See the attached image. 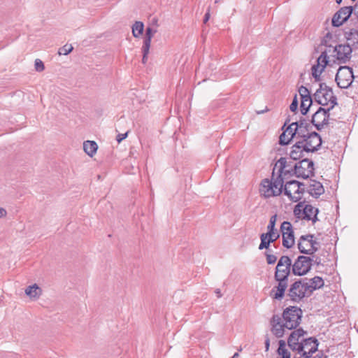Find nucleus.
Listing matches in <instances>:
<instances>
[{"label": "nucleus", "mask_w": 358, "mask_h": 358, "mask_svg": "<svg viewBox=\"0 0 358 358\" xmlns=\"http://www.w3.org/2000/svg\"><path fill=\"white\" fill-rule=\"evenodd\" d=\"M302 315L301 308L294 306L284 309L282 317L278 315H273L270 320L271 332L277 338L283 337L285 329L292 330L300 325Z\"/></svg>", "instance_id": "1"}, {"label": "nucleus", "mask_w": 358, "mask_h": 358, "mask_svg": "<svg viewBox=\"0 0 358 358\" xmlns=\"http://www.w3.org/2000/svg\"><path fill=\"white\" fill-rule=\"evenodd\" d=\"M275 279L278 282V286L272 289L271 296L277 300H281L288 285V277L291 270H275ZM310 270H292V273L296 275H304Z\"/></svg>", "instance_id": "2"}, {"label": "nucleus", "mask_w": 358, "mask_h": 358, "mask_svg": "<svg viewBox=\"0 0 358 358\" xmlns=\"http://www.w3.org/2000/svg\"><path fill=\"white\" fill-rule=\"evenodd\" d=\"M311 295V292H309L306 278L295 281L291 285L288 291L289 297L294 303H299L304 298L309 297Z\"/></svg>", "instance_id": "3"}, {"label": "nucleus", "mask_w": 358, "mask_h": 358, "mask_svg": "<svg viewBox=\"0 0 358 358\" xmlns=\"http://www.w3.org/2000/svg\"><path fill=\"white\" fill-rule=\"evenodd\" d=\"M314 99L321 106H327L329 103V110L337 105V98L334 95L331 88L325 83L320 84V88L314 94Z\"/></svg>", "instance_id": "4"}, {"label": "nucleus", "mask_w": 358, "mask_h": 358, "mask_svg": "<svg viewBox=\"0 0 358 358\" xmlns=\"http://www.w3.org/2000/svg\"><path fill=\"white\" fill-rule=\"evenodd\" d=\"M329 56L333 58L334 61H338V63H346L352 57V48L347 44L336 45L334 47L327 48Z\"/></svg>", "instance_id": "5"}, {"label": "nucleus", "mask_w": 358, "mask_h": 358, "mask_svg": "<svg viewBox=\"0 0 358 358\" xmlns=\"http://www.w3.org/2000/svg\"><path fill=\"white\" fill-rule=\"evenodd\" d=\"M355 78L352 69L349 66H340L336 75V82L340 88L347 89Z\"/></svg>", "instance_id": "6"}, {"label": "nucleus", "mask_w": 358, "mask_h": 358, "mask_svg": "<svg viewBox=\"0 0 358 358\" xmlns=\"http://www.w3.org/2000/svg\"><path fill=\"white\" fill-rule=\"evenodd\" d=\"M301 183L296 180H290L285 185L284 193L291 201L296 202L301 198L303 189H301Z\"/></svg>", "instance_id": "7"}, {"label": "nucleus", "mask_w": 358, "mask_h": 358, "mask_svg": "<svg viewBox=\"0 0 358 358\" xmlns=\"http://www.w3.org/2000/svg\"><path fill=\"white\" fill-rule=\"evenodd\" d=\"M314 164L308 159H303L294 165V174L298 178H307L313 176Z\"/></svg>", "instance_id": "8"}, {"label": "nucleus", "mask_w": 358, "mask_h": 358, "mask_svg": "<svg viewBox=\"0 0 358 358\" xmlns=\"http://www.w3.org/2000/svg\"><path fill=\"white\" fill-rule=\"evenodd\" d=\"M319 341L315 337H310L302 339V345L304 346L302 350H298L297 353H301L304 358H311L313 355L318 351Z\"/></svg>", "instance_id": "9"}, {"label": "nucleus", "mask_w": 358, "mask_h": 358, "mask_svg": "<svg viewBox=\"0 0 358 358\" xmlns=\"http://www.w3.org/2000/svg\"><path fill=\"white\" fill-rule=\"evenodd\" d=\"M329 57H331L329 56V52H327V48H326L317 58V64L312 66V75L316 81L320 80V75L329 63Z\"/></svg>", "instance_id": "10"}, {"label": "nucleus", "mask_w": 358, "mask_h": 358, "mask_svg": "<svg viewBox=\"0 0 358 358\" xmlns=\"http://www.w3.org/2000/svg\"><path fill=\"white\" fill-rule=\"evenodd\" d=\"M299 141L303 142L306 152H313L317 150L322 144V138L315 131H311L308 136Z\"/></svg>", "instance_id": "11"}, {"label": "nucleus", "mask_w": 358, "mask_h": 358, "mask_svg": "<svg viewBox=\"0 0 358 358\" xmlns=\"http://www.w3.org/2000/svg\"><path fill=\"white\" fill-rule=\"evenodd\" d=\"M329 111L330 110H329V108L325 109L322 107H320L313 115L311 123L317 130H321L324 126L328 124Z\"/></svg>", "instance_id": "12"}, {"label": "nucleus", "mask_w": 358, "mask_h": 358, "mask_svg": "<svg viewBox=\"0 0 358 358\" xmlns=\"http://www.w3.org/2000/svg\"><path fill=\"white\" fill-rule=\"evenodd\" d=\"M354 13L352 6L341 8L333 16L331 23L334 27H338L348 20L351 14Z\"/></svg>", "instance_id": "13"}, {"label": "nucleus", "mask_w": 358, "mask_h": 358, "mask_svg": "<svg viewBox=\"0 0 358 358\" xmlns=\"http://www.w3.org/2000/svg\"><path fill=\"white\" fill-rule=\"evenodd\" d=\"M318 259V257H315L299 256L292 268H311L312 266H318L320 264Z\"/></svg>", "instance_id": "14"}, {"label": "nucleus", "mask_w": 358, "mask_h": 358, "mask_svg": "<svg viewBox=\"0 0 358 358\" xmlns=\"http://www.w3.org/2000/svg\"><path fill=\"white\" fill-rule=\"evenodd\" d=\"M296 208L299 210H303V218L308 220H311L313 223H315L317 221V214L319 210L310 204H304V203L300 202L296 205Z\"/></svg>", "instance_id": "15"}, {"label": "nucleus", "mask_w": 358, "mask_h": 358, "mask_svg": "<svg viewBox=\"0 0 358 358\" xmlns=\"http://www.w3.org/2000/svg\"><path fill=\"white\" fill-rule=\"evenodd\" d=\"M297 122H292L280 136L279 142L280 145H287L295 136L296 138Z\"/></svg>", "instance_id": "16"}, {"label": "nucleus", "mask_w": 358, "mask_h": 358, "mask_svg": "<svg viewBox=\"0 0 358 358\" xmlns=\"http://www.w3.org/2000/svg\"><path fill=\"white\" fill-rule=\"evenodd\" d=\"M347 45L352 48V50H358V29H351L344 34Z\"/></svg>", "instance_id": "17"}, {"label": "nucleus", "mask_w": 358, "mask_h": 358, "mask_svg": "<svg viewBox=\"0 0 358 358\" xmlns=\"http://www.w3.org/2000/svg\"><path fill=\"white\" fill-rule=\"evenodd\" d=\"M305 148L303 147V142L299 140L296 141L295 144L292 147L289 156L294 160H298L304 156Z\"/></svg>", "instance_id": "18"}, {"label": "nucleus", "mask_w": 358, "mask_h": 358, "mask_svg": "<svg viewBox=\"0 0 358 358\" xmlns=\"http://www.w3.org/2000/svg\"><path fill=\"white\" fill-rule=\"evenodd\" d=\"M313 235L301 236L298 244L299 250L301 253L310 254V245H313Z\"/></svg>", "instance_id": "19"}, {"label": "nucleus", "mask_w": 358, "mask_h": 358, "mask_svg": "<svg viewBox=\"0 0 358 358\" xmlns=\"http://www.w3.org/2000/svg\"><path fill=\"white\" fill-rule=\"evenodd\" d=\"M308 192L313 197L318 198L324 192V189L321 182L312 180L308 187Z\"/></svg>", "instance_id": "20"}, {"label": "nucleus", "mask_w": 358, "mask_h": 358, "mask_svg": "<svg viewBox=\"0 0 358 358\" xmlns=\"http://www.w3.org/2000/svg\"><path fill=\"white\" fill-rule=\"evenodd\" d=\"M307 284L309 288V292L313 294L315 290L322 288L324 286V280L321 277L315 276L308 281L307 280Z\"/></svg>", "instance_id": "21"}, {"label": "nucleus", "mask_w": 358, "mask_h": 358, "mask_svg": "<svg viewBox=\"0 0 358 358\" xmlns=\"http://www.w3.org/2000/svg\"><path fill=\"white\" fill-rule=\"evenodd\" d=\"M271 181L268 179H264L261 183L260 192L264 197L273 196V189L271 186Z\"/></svg>", "instance_id": "22"}, {"label": "nucleus", "mask_w": 358, "mask_h": 358, "mask_svg": "<svg viewBox=\"0 0 358 358\" xmlns=\"http://www.w3.org/2000/svg\"><path fill=\"white\" fill-rule=\"evenodd\" d=\"M25 294L31 299H38L42 294V289L36 284H34L25 289Z\"/></svg>", "instance_id": "23"}, {"label": "nucleus", "mask_w": 358, "mask_h": 358, "mask_svg": "<svg viewBox=\"0 0 358 358\" xmlns=\"http://www.w3.org/2000/svg\"><path fill=\"white\" fill-rule=\"evenodd\" d=\"M300 336H295L294 338L290 341L291 338V334L288 337L287 339V345L292 351H297L298 350H302L303 348L304 347L302 345V340L299 341Z\"/></svg>", "instance_id": "24"}, {"label": "nucleus", "mask_w": 358, "mask_h": 358, "mask_svg": "<svg viewBox=\"0 0 358 358\" xmlns=\"http://www.w3.org/2000/svg\"><path fill=\"white\" fill-rule=\"evenodd\" d=\"M98 148L97 144L94 141H87L83 143L84 151L90 157H92Z\"/></svg>", "instance_id": "25"}, {"label": "nucleus", "mask_w": 358, "mask_h": 358, "mask_svg": "<svg viewBox=\"0 0 358 358\" xmlns=\"http://www.w3.org/2000/svg\"><path fill=\"white\" fill-rule=\"evenodd\" d=\"M271 185L274 196L280 195L282 193L283 187V180L281 176H279L273 181H271Z\"/></svg>", "instance_id": "26"}, {"label": "nucleus", "mask_w": 358, "mask_h": 358, "mask_svg": "<svg viewBox=\"0 0 358 358\" xmlns=\"http://www.w3.org/2000/svg\"><path fill=\"white\" fill-rule=\"evenodd\" d=\"M277 354L280 356V358H290L291 354L286 349V342L284 340L278 341V348L277 349Z\"/></svg>", "instance_id": "27"}, {"label": "nucleus", "mask_w": 358, "mask_h": 358, "mask_svg": "<svg viewBox=\"0 0 358 358\" xmlns=\"http://www.w3.org/2000/svg\"><path fill=\"white\" fill-rule=\"evenodd\" d=\"M144 24L141 21H136L132 26V34L135 38H139L143 32Z\"/></svg>", "instance_id": "28"}, {"label": "nucleus", "mask_w": 358, "mask_h": 358, "mask_svg": "<svg viewBox=\"0 0 358 358\" xmlns=\"http://www.w3.org/2000/svg\"><path fill=\"white\" fill-rule=\"evenodd\" d=\"M294 243V234H282V245L290 248Z\"/></svg>", "instance_id": "29"}, {"label": "nucleus", "mask_w": 358, "mask_h": 358, "mask_svg": "<svg viewBox=\"0 0 358 358\" xmlns=\"http://www.w3.org/2000/svg\"><path fill=\"white\" fill-rule=\"evenodd\" d=\"M335 37L336 36L334 35H333L331 33L327 32L322 41V45L326 46L327 48H329L330 46L334 47L332 45L331 41H335V40H334Z\"/></svg>", "instance_id": "30"}, {"label": "nucleus", "mask_w": 358, "mask_h": 358, "mask_svg": "<svg viewBox=\"0 0 358 358\" xmlns=\"http://www.w3.org/2000/svg\"><path fill=\"white\" fill-rule=\"evenodd\" d=\"M312 98L301 99V112L303 115H306L312 104Z\"/></svg>", "instance_id": "31"}, {"label": "nucleus", "mask_w": 358, "mask_h": 358, "mask_svg": "<svg viewBox=\"0 0 358 358\" xmlns=\"http://www.w3.org/2000/svg\"><path fill=\"white\" fill-rule=\"evenodd\" d=\"M292 261L287 256H282L279 259L278 264L275 268L285 266L286 268H291Z\"/></svg>", "instance_id": "32"}, {"label": "nucleus", "mask_w": 358, "mask_h": 358, "mask_svg": "<svg viewBox=\"0 0 358 358\" xmlns=\"http://www.w3.org/2000/svg\"><path fill=\"white\" fill-rule=\"evenodd\" d=\"M311 131H310L309 129L307 128H299L297 127V133H296V139L302 140L303 138L308 136Z\"/></svg>", "instance_id": "33"}, {"label": "nucleus", "mask_w": 358, "mask_h": 358, "mask_svg": "<svg viewBox=\"0 0 358 358\" xmlns=\"http://www.w3.org/2000/svg\"><path fill=\"white\" fill-rule=\"evenodd\" d=\"M280 230L282 234H294L292 224L289 222L285 221L281 224Z\"/></svg>", "instance_id": "34"}, {"label": "nucleus", "mask_w": 358, "mask_h": 358, "mask_svg": "<svg viewBox=\"0 0 358 358\" xmlns=\"http://www.w3.org/2000/svg\"><path fill=\"white\" fill-rule=\"evenodd\" d=\"M261 243L259 246V250H262L264 248H268L270 245V243H272L268 238H267L266 235L262 234L260 236Z\"/></svg>", "instance_id": "35"}, {"label": "nucleus", "mask_w": 358, "mask_h": 358, "mask_svg": "<svg viewBox=\"0 0 358 358\" xmlns=\"http://www.w3.org/2000/svg\"><path fill=\"white\" fill-rule=\"evenodd\" d=\"M151 40L152 38L145 36L142 46V52H145V54H149Z\"/></svg>", "instance_id": "36"}, {"label": "nucleus", "mask_w": 358, "mask_h": 358, "mask_svg": "<svg viewBox=\"0 0 358 358\" xmlns=\"http://www.w3.org/2000/svg\"><path fill=\"white\" fill-rule=\"evenodd\" d=\"M299 93L301 96V99H309L310 98H311L309 90H308L307 87H306L304 86H301L299 88Z\"/></svg>", "instance_id": "37"}, {"label": "nucleus", "mask_w": 358, "mask_h": 358, "mask_svg": "<svg viewBox=\"0 0 358 358\" xmlns=\"http://www.w3.org/2000/svg\"><path fill=\"white\" fill-rule=\"evenodd\" d=\"M264 234L266 235L267 238H268L271 242H274L280 236V234L277 229L267 231V233H265Z\"/></svg>", "instance_id": "38"}, {"label": "nucleus", "mask_w": 358, "mask_h": 358, "mask_svg": "<svg viewBox=\"0 0 358 358\" xmlns=\"http://www.w3.org/2000/svg\"><path fill=\"white\" fill-rule=\"evenodd\" d=\"M307 334V331L303 330L302 328H296L294 329V331L291 333V338L290 341H292V338H294L295 336L302 337L304 335Z\"/></svg>", "instance_id": "39"}, {"label": "nucleus", "mask_w": 358, "mask_h": 358, "mask_svg": "<svg viewBox=\"0 0 358 358\" xmlns=\"http://www.w3.org/2000/svg\"><path fill=\"white\" fill-rule=\"evenodd\" d=\"M73 50V46L71 45L66 44L63 47L60 48L59 50V55H66L70 53Z\"/></svg>", "instance_id": "40"}, {"label": "nucleus", "mask_w": 358, "mask_h": 358, "mask_svg": "<svg viewBox=\"0 0 358 358\" xmlns=\"http://www.w3.org/2000/svg\"><path fill=\"white\" fill-rule=\"evenodd\" d=\"M276 220H277V215H274L271 217L270 220H269V224L267 226L268 231L275 229V225Z\"/></svg>", "instance_id": "41"}, {"label": "nucleus", "mask_w": 358, "mask_h": 358, "mask_svg": "<svg viewBox=\"0 0 358 358\" xmlns=\"http://www.w3.org/2000/svg\"><path fill=\"white\" fill-rule=\"evenodd\" d=\"M34 67H35L36 71L38 72H41L45 69L43 62L39 59H36L35 60Z\"/></svg>", "instance_id": "42"}, {"label": "nucleus", "mask_w": 358, "mask_h": 358, "mask_svg": "<svg viewBox=\"0 0 358 358\" xmlns=\"http://www.w3.org/2000/svg\"><path fill=\"white\" fill-rule=\"evenodd\" d=\"M286 163H287V160L285 158H283V157H281L278 161V162L276 163V166L277 165H279V167H280V173H283L284 171V169H285V166H286Z\"/></svg>", "instance_id": "43"}, {"label": "nucleus", "mask_w": 358, "mask_h": 358, "mask_svg": "<svg viewBox=\"0 0 358 358\" xmlns=\"http://www.w3.org/2000/svg\"><path fill=\"white\" fill-rule=\"evenodd\" d=\"M297 122V126L299 128H307V129L311 128L310 124L308 122H307L306 120H301L299 122Z\"/></svg>", "instance_id": "44"}, {"label": "nucleus", "mask_w": 358, "mask_h": 358, "mask_svg": "<svg viewBox=\"0 0 358 358\" xmlns=\"http://www.w3.org/2000/svg\"><path fill=\"white\" fill-rule=\"evenodd\" d=\"M297 107H298V100H297V96L296 94L294 97V99L292 100V103L289 106V109L291 111L294 112L295 110H296Z\"/></svg>", "instance_id": "45"}, {"label": "nucleus", "mask_w": 358, "mask_h": 358, "mask_svg": "<svg viewBox=\"0 0 358 358\" xmlns=\"http://www.w3.org/2000/svg\"><path fill=\"white\" fill-rule=\"evenodd\" d=\"M156 32H157L156 29H153L152 27H147V29L145 30V36L152 38Z\"/></svg>", "instance_id": "46"}, {"label": "nucleus", "mask_w": 358, "mask_h": 358, "mask_svg": "<svg viewBox=\"0 0 358 358\" xmlns=\"http://www.w3.org/2000/svg\"><path fill=\"white\" fill-rule=\"evenodd\" d=\"M276 260L277 257L274 255L266 254V262L268 264H274Z\"/></svg>", "instance_id": "47"}, {"label": "nucleus", "mask_w": 358, "mask_h": 358, "mask_svg": "<svg viewBox=\"0 0 358 358\" xmlns=\"http://www.w3.org/2000/svg\"><path fill=\"white\" fill-rule=\"evenodd\" d=\"M317 245H318V243L316 241L313 239V245H310V248H309L310 254H313V252H315V251L317 250Z\"/></svg>", "instance_id": "48"}, {"label": "nucleus", "mask_w": 358, "mask_h": 358, "mask_svg": "<svg viewBox=\"0 0 358 358\" xmlns=\"http://www.w3.org/2000/svg\"><path fill=\"white\" fill-rule=\"evenodd\" d=\"M127 135H128V131L124 134H119L116 136L117 141L118 143H120L122 141H123L124 139H125L127 137Z\"/></svg>", "instance_id": "49"}, {"label": "nucleus", "mask_w": 358, "mask_h": 358, "mask_svg": "<svg viewBox=\"0 0 358 358\" xmlns=\"http://www.w3.org/2000/svg\"><path fill=\"white\" fill-rule=\"evenodd\" d=\"M317 352V354L315 356L312 357L313 358H327L328 357L327 355H324L323 350H318Z\"/></svg>", "instance_id": "50"}, {"label": "nucleus", "mask_w": 358, "mask_h": 358, "mask_svg": "<svg viewBox=\"0 0 358 358\" xmlns=\"http://www.w3.org/2000/svg\"><path fill=\"white\" fill-rule=\"evenodd\" d=\"M6 215H7L6 210L3 207H0V218L5 217Z\"/></svg>", "instance_id": "51"}, {"label": "nucleus", "mask_w": 358, "mask_h": 358, "mask_svg": "<svg viewBox=\"0 0 358 358\" xmlns=\"http://www.w3.org/2000/svg\"><path fill=\"white\" fill-rule=\"evenodd\" d=\"M270 347V339L267 337L265 340V349L266 351H268L269 350Z\"/></svg>", "instance_id": "52"}, {"label": "nucleus", "mask_w": 358, "mask_h": 358, "mask_svg": "<svg viewBox=\"0 0 358 358\" xmlns=\"http://www.w3.org/2000/svg\"><path fill=\"white\" fill-rule=\"evenodd\" d=\"M209 18H210V13H209V10H208V12L205 14V16L203 18V22L206 23L208 21Z\"/></svg>", "instance_id": "53"}, {"label": "nucleus", "mask_w": 358, "mask_h": 358, "mask_svg": "<svg viewBox=\"0 0 358 358\" xmlns=\"http://www.w3.org/2000/svg\"><path fill=\"white\" fill-rule=\"evenodd\" d=\"M143 52L142 62H143V64H145L148 60V54H145V52Z\"/></svg>", "instance_id": "54"}, {"label": "nucleus", "mask_w": 358, "mask_h": 358, "mask_svg": "<svg viewBox=\"0 0 358 358\" xmlns=\"http://www.w3.org/2000/svg\"><path fill=\"white\" fill-rule=\"evenodd\" d=\"M215 293L216 294L217 298H221L222 296V294H221V290L220 289H216L215 290Z\"/></svg>", "instance_id": "55"}, {"label": "nucleus", "mask_w": 358, "mask_h": 358, "mask_svg": "<svg viewBox=\"0 0 358 358\" xmlns=\"http://www.w3.org/2000/svg\"><path fill=\"white\" fill-rule=\"evenodd\" d=\"M238 357H239L238 352H236V353H234V355L232 356L231 358H238Z\"/></svg>", "instance_id": "56"}, {"label": "nucleus", "mask_w": 358, "mask_h": 358, "mask_svg": "<svg viewBox=\"0 0 358 358\" xmlns=\"http://www.w3.org/2000/svg\"><path fill=\"white\" fill-rule=\"evenodd\" d=\"M299 354L300 355V356H299V357H297L296 355H294V356L293 357V358H303V357H301V353H299Z\"/></svg>", "instance_id": "57"}, {"label": "nucleus", "mask_w": 358, "mask_h": 358, "mask_svg": "<svg viewBox=\"0 0 358 358\" xmlns=\"http://www.w3.org/2000/svg\"><path fill=\"white\" fill-rule=\"evenodd\" d=\"M336 2L338 4H340V3L342 2V0H336Z\"/></svg>", "instance_id": "58"}, {"label": "nucleus", "mask_w": 358, "mask_h": 358, "mask_svg": "<svg viewBox=\"0 0 358 358\" xmlns=\"http://www.w3.org/2000/svg\"><path fill=\"white\" fill-rule=\"evenodd\" d=\"M220 1V0H215V3H217Z\"/></svg>", "instance_id": "59"}, {"label": "nucleus", "mask_w": 358, "mask_h": 358, "mask_svg": "<svg viewBox=\"0 0 358 358\" xmlns=\"http://www.w3.org/2000/svg\"><path fill=\"white\" fill-rule=\"evenodd\" d=\"M286 124H287V122H285V123L284 124V126L282 127V129L285 127V126H286Z\"/></svg>", "instance_id": "60"}, {"label": "nucleus", "mask_w": 358, "mask_h": 358, "mask_svg": "<svg viewBox=\"0 0 358 358\" xmlns=\"http://www.w3.org/2000/svg\"><path fill=\"white\" fill-rule=\"evenodd\" d=\"M303 358H304V357H303Z\"/></svg>", "instance_id": "61"}]
</instances>
